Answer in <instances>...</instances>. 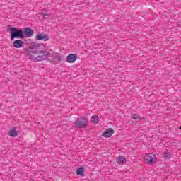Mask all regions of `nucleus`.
<instances>
[{
	"mask_svg": "<svg viewBox=\"0 0 181 181\" xmlns=\"http://www.w3.org/2000/svg\"><path fill=\"white\" fill-rule=\"evenodd\" d=\"M43 15H45V16H49V13H47V11H43Z\"/></svg>",
	"mask_w": 181,
	"mask_h": 181,
	"instance_id": "f3484780",
	"label": "nucleus"
},
{
	"mask_svg": "<svg viewBox=\"0 0 181 181\" xmlns=\"http://www.w3.org/2000/svg\"><path fill=\"white\" fill-rule=\"evenodd\" d=\"M112 134H114V129L108 128L103 132V136H104V138H110V136H112Z\"/></svg>",
	"mask_w": 181,
	"mask_h": 181,
	"instance_id": "6e6552de",
	"label": "nucleus"
},
{
	"mask_svg": "<svg viewBox=\"0 0 181 181\" xmlns=\"http://www.w3.org/2000/svg\"><path fill=\"white\" fill-rule=\"evenodd\" d=\"M55 59H57L59 62H62V56L60 55H57V57H55Z\"/></svg>",
	"mask_w": 181,
	"mask_h": 181,
	"instance_id": "dca6fc26",
	"label": "nucleus"
},
{
	"mask_svg": "<svg viewBox=\"0 0 181 181\" xmlns=\"http://www.w3.org/2000/svg\"><path fill=\"white\" fill-rule=\"evenodd\" d=\"M117 165H124L127 163V159L124 156H119L116 160Z\"/></svg>",
	"mask_w": 181,
	"mask_h": 181,
	"instance_id": "9d476101",
	"label": "nucleus"
},
{
	"mask_svg": "<svg viewBox=\"0 0 181 181\" xmlns=\"http://www.w3.org/2000/svg\"><path fill=\"white\" fill-rule=\"evenodd\" d=\"M8 135L10 136H13V138H15L16 136H18V131H16V129H15V127L12 129L10 130Z\"/></svg>",
	"mask_w": 181,
	"mask_h": 181,
	"instance_id": "9b49d317",
	"label": "nucleus"
},
{
	"mask_svg": "<svg viewBox=\"0 0 181 181\" xmlns=\"http://www.w3.org/2000/svg\"><path fill=\"white\" fill-rule=\"evenodd\" d=\"M23 33H24L25 37H32L35 32L33 31V30H32V28L26 27L23 28Z\"/></svg>",
	"mask_w": 181,
	"mask_h": 181,
	"instance_id": "39448f33",
	"label": "nucleus"
},
{
	"mask_svg": "<svg viewBox=\"0 0 181 181\" xmlns=\"http://www.w3.org/2000/svg\"><path fill=\"white\" fill-rule=\"evenodd\" d=\"M163 158H165V159H169L170 158V155L168 153H163Z\"/></svg>",
	"mask_w": 181,
	"mask_h": 181,
	"instance_id": "2eb2a0df",
	"label": "nucleus"
},
{
	"mask_svg": "<svg viewBox=\"0 0 181 181\" xmlns=\"http://www.w3.org/2000/svg\"><path fill=\"white\" fill-rule=\"evenodd\" d=\"M13 46L16 49H21L23 46V42L21 40H16L13 42Z\"/></svg>",
	"mask_w": 181,
	"mask_h": 181,
	"instance_id": "1a4fd4ad",
	"label": "nucleus"
},
{
	"mask_svg": "<svg viewBox=\"0 0 181 181\" xmlns=\"http://www.w3.org/2000/svg\"><path fill=\"white\" fill-rule=\"evenodd\" d=\"M36 40H43L44 42H46V41L49 40V37L46 34L39 33L38 35H36Z\"/></svg>",
	"mask_w": 181,
	"mask_h": 181,
	"instance_id": "423d86ee",
	"label": "nucleus"
},
{
	"mask_svg": "<svg viewBox=\"0 0 181 181\" xmlns=\"http://www.w3.org/2000/svg\"><path fill=\"white\" fill-rule=\"evenodd\" d=\"M8 31L10 32V37L11 40H14L15 38L16 39H25V35H23V30L21 29H18L16 27H12L8 28Z\"/></svg>",
	"mask_w": 181,
	"mask_h": 181,
	"instance_id": "f03ea898",
	"label": "nucleus"
},
{
	"mask_svg": "<svg viewBox=\"0 0 181 181\" xmlns=\"http://www.w3.org/2000/svg\"><path fill=\"white\" fill-rule=\"evenodd\" d=\"M27 57L34 62H42L46 60L50 53L47 51V48L43 44H37L31 45L25 49Z\"/></svg>",
	"mask_w": 181,
	"mask_h": 181,
	"instance_id": "f257e3e1",
	"label": "nucleus"
},
{
	"mask_svg": "<svg viewBox=\"0 0 181 181\" xmlns=\"http://www.w3.org/2000/svg\"><path fill=\"white\" fill-rule=\"evenodd\" d=\"M91 119L94 124H98L100 117H98V116H92Z\"/></svg>",
	"mask_w": 181,
	"mask_h": 181,
	"instance_id": "ddd939ff",
	"label": "nucleus"
},
{
	"mask_svg": "<svg viewBox=\"0 0 181 181\" xmlns=\"http://www.w3.org/2000/svg\"><path fill=\"white\" fill-rule=\"evenodd\" d=\"M132 118H133V119H138L139 118V115H138L137 114H133L132 115Z\"/></svg>",
	"mask_w": 181,
	"mask_h": 181,
	"instance_id": "4468645a",
	"label": "nucleus"
},
{
	"mask_svg": "<svg viewBox=\"0 0 181 181\" xmlns=\"http://www.w3.org/2000/svg\"><path fill=\"white\" fill-rule=\"evenodd\" d=\"M84 173V168L81 167L76 170V175L82 176V177H84L85 175Z\"/></svg>",
	"mask_w": 181,
	"mask_h": 181,
	"instance_id": "f8f14e48",
	"label": "nucleus"
},
{
	"mask_svg": "<svg viewBox=\"0 0 181 181\" xmlns=\"http://www.w3.org/2000/svg\"><path fill=\"white\" fill-rule=\"evenodd\" d=\"M144 162L145 163H147V165H152L153 163H156V156H155V154L153 153H148L144 158Z\"/></svg>",
	"mask_w": 181,
	"mask_h": 181,
	"instance_id": "20e7f679",
	"label": "nucleus"
},
{
	"mask_svg": "<svg viewBox=\"0 0 181 181\" xmlns=\"http://www.w3.org/2000/svg\"><path fill=\"white\" fill-rule=\"evenodd\" d=\"M77 60L76 54H70L66 57L67 63H74Z\"/></svg>",
	"mask_w": 181,
	"mask_h": 181,
	"instance_id": "0eeeda50",
	"label": "nucleus"
},
{
	"mask_svg": "<svg viewBox=\"0 0 181 181\" xmlns=\"http://www.w3.org/2000/svg\"><path fill=\"white\" fill-rule=\"evenodd\" d=\"M76 128H86L88 125V119L87 117L81 116V117L77 118L74 122Z\"/></svg>",
	"mask_w": 181,
	"mask_h": 181,
	"instance_id": "7ed1b4c3",
	"label": "nucleus"
}]
</instances>
